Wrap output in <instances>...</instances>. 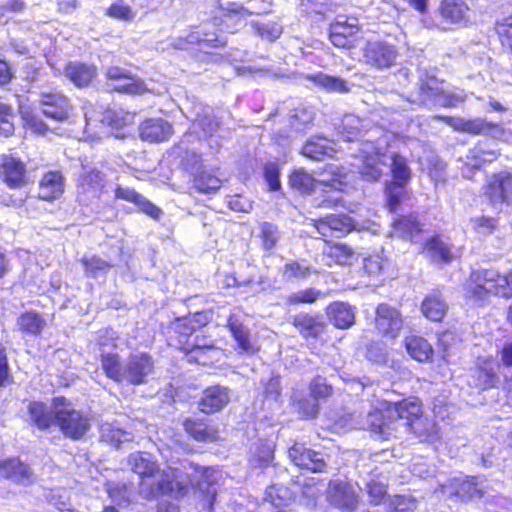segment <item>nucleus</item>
<instances>
[{"instance_id": "obj_1", "label": "nucleus", "mask_w": 512, "mask_h": 512, "mask_svg": "<svg viewBox=\"0 0 512 512\" xmlns=\"http://www.w3.org/2000/svg\"><path fill=\"white\" fill-rule=\"evenodd\" d=\"M191 473H180L177 468H157V472L140 480L138 484L139 495L148 500L158 499L161 496L173 495L175 497L184 495L188 485L197 487L198 497L203 498V506L211 509L217 494V474L212 468L193 467L189 465Z\"/></svg>"}, {"instance_id": "obj_2", "label": "nucleus", "mask_w": 512, "mask_h": 512, "mask_svg": "<svg viewBox=\"0 0 512 512\" xmlns=\"http://www.w3.org/2000/svg\"><path fill=\"white\" fill-rule=\"evenodd\" d=\"M101 368L105 375L111 380L131 385H142L147 383L148 377L154 371V361L147 353L131 354L124 363L117 353H101Z\"/></svg>"}, {"instance_id": "obj_3", "label": "nucleus", "mask_w": 512, "mask_h": 512, "mask_svg": "<svg viewBox=\"0 0 512 512\" xmlns=\"http://www.w3.org/2000/svg\"><path fill=\"white\" fill-rule=\"evenodd\" d=\"M357 168L362 177L367 181L378 180L384 168L390 165L391 173L395 181L408 182L411 176L406 158L394 152L381 153L379 148L372 143H367L360 150Z\"/></svg>"}, {"instance_id": "obj_4", "label": "nucleus", "mask_w": 512, "mask_h": 512, "mask_svg": "<svg viewBox=\"0 0 512 512\" xmlns=\"http://www.w3.org/2000/svg\"><path fill=\"white\" fill-rule=\"evenodd\" d=\"M465 295L476 302H482L490 295L512 297V272L502 275L493 269H479L471 272L465 287Z\"/></svg>"}, {"instance_id": "obj_5", "label": "nucleus", "mask_w": 512, "mask_h": 512, "mask_svg": "<svg viewBox=\"0 0 512 512\" xmlns=\"http://www.w3.org/2000/svg\"><path fill=\"white\" fill-rule=\"evenodd\" d=\"M56 426L62 434L73 441L81 440L90 430L88 414L75 408L67 398L55 397Z\"/></svg>"}, {"instance_id": "obj_6", "label": "nucleus", "mask_w": 512, "mask_h": 512, "mask_svg": "<svg viewBox=\"0 0 512 512\" xmlns=\"http://www.w3.org/2000/svg\"><path fill=\"white\" fill-rule=\"evenodd\" d=\"M410 101L427 107H456L464 102V97L444 91L436 77L426 76L420 80L416 91L411 94Z\"/></svg>"}, {"instance_id": "obj_7", "label": "nucleus", "mask_w": 512, "mask_h": 512, "mask_svg": "<svg viewBox=\"0 0 512 512\" xmlns=\"http://www.w3.org/2000/svg\"><path fill=\"white\" fill-rule=\"evenodd\" d=\"M398 56L396 46L387 41H369L363 48V62L376 70L394 66Z\"/></svg>"}, {"instance_id": "obj_8", "label": "nucleus", "mask_w": 512, "mask_h": 512, "mask_svg": "<svg viewBox=\"0 0 512 512\" xmlns=\"http://www.w3.org/2000/svg\"><path fill=\"white\" fill-rule=\"evenodd\" d=\"M484 194L489 199L490 203L497 208H501L503 205H511L512 173L501 171L488 176Z\"/></svg>"}, {"instance_id": "obj_9", "label": "nucleus", "mask_w": 512, "mask_h": 512, "mask_svg": "<svg viewBox=\"0 0 512 512\" xmlns=\"http://www.w3.org/2000/svg\"><path fill=\"white\" fill-rule=\"evenodd\" d=\"M311 224L323 238L342 237L356 229L353 219L346 214H331L320 219H311Z\"/></svg>"}, {"instance_id": "obj_10", "label": "nucleus", "mask_w": 512, "mask_h": 512, "mask_svg": "<svg viewBox=\"0 0 512 512\" xmlns=\"http://www.w3.org/2000/svg\"><path fill=\"white\" fill-rule=\"evenodd\" d=\"M329 38L336 47L345 49L355 47L362 38L357 20L353 19L352 22H348L347 19L336 20L330 25Z\"/></svg>"}, {"instance_id": "obj_11", "label": "nucleus", "mask_w": 512, "mask_h": 512, "mask_svg": "<svg viewBox=\"0 0 512 512\" xmlns=\"http://www.w3.org/2000/svg\"><path fill=\"white\" fill-rule=\"evenodd\" d=\"M375 326L380 334L394 339L403 327L400 312L388 304H380L376 309Z\"/></svg>"}, {"instance_id": "obj_12", "label": "nucleus", "mask_w": 512, "mask_h": 512, "mask_svg": "<svg viewBox=\"0 0 512 512\" xmlns=\"http://www.w3.org/2000/svg\"><path fill=\"white\" fill-rule=\"evenodd\" d=\"M291 461L299 468L311 472H323L326 462L321 452L307 448L302 443H295L288 451Z\"/></svg>"}, {"instance_id": "obj_13", "label": "nucleus", "mask_w": 512, "mask_h": 512, "mask_svg": "<svg viewBox=\"0 0 512 512\" xmlns=\"http://www.w3.org/2000/svg\"><path fill=\"white\" fill-rule=\"evenodd\" d=\"M328 498L333 506L345 511L354 510L358 503V496L354 486L340 480L330 482Z\"/></svg>"}, {"instance_id": "obj_14", "label": "nucleus", "mask_w": 512, "mask_h": 512, "mask_svg": "<svg viewBox=\"0 0 512 512\" xmlns=\"http://www.w3.org/2000/svg\"><path fill=\"white\" fill-rule=\"evenodd\" d=\"M40 105L45 116L57 121L66 120L72 110V106L67 97L58 92L43 93L41 95Z\"/></svg>"}, {"instance_id": "obj_15", "label": "nucleus", "mask_w": 512, "mask_h": 512, "mask_svg": "<svg viewBox=\"0 0 512 512\" xmlns=\"http://www.w3.org/2000/svg\"><path fill=\"white\" fill-rule=\"evenodd\" d=\"M27 411L29 422L39 430H47L56 424L55 397L49 405L41 401H31Z\"/></svg>"}, {"instance_id": "obj_16", "label": "nucleus", "mask_w": 512, "mask_h": 512, "mask_svg": "<svg viewBox=\"0 0 512 512\" xmlns=\"http://www.w3.org/2000/svg\"><path fill=\"white\" fill-rule=\"evenodd\" d=\"M229 401V391L226 387L211 386L203 391L199 401V409L205 414H212L222 410Z\"/></svg>"}, {"instance_id": "obj_17", "label": "nucleus", "mask_w": 512, "mask_h": 512, "mask_svg": "<svg viewBox=\"0 0 512 512\" xmlns=\"http://www.w3.org/2000/svg\"><path fill=\"white\" fill-rule=\"evenodd\" d=\"M70 82L77 87H86L95 78L97 70L94 65L71 61L64 65L63 69H57Z\"/></svg>"}, {"instance_id": "obj_18", "label": "nucleus", "mask_w": 512, "mask_h": 512, "mask_svg": "<svg viewBox=\"0 0 512 512\" xmlns=\"http://www.w3.org/2000/svg\"><path fill=\"white\" fill-rule=\"evenodd\" d=\"M139 131L140 137L144 141L163 142L173 134V126L162 118H151L140 125Z\"/></svg>"}, {"instance_id": "obj_19", "label": "nucleus", "mask_w": 512, "mask_h": 512, "mask_svg": "<svg viewBox=\"0 0 512 512\" xmlns=\"http://www.w3.org/2000/svg\"><path fill=\"white\" fill-rule=\"evenodd\" d=\"M228 328L241 353L254 354L259 350L250 330L238 318L230 316L228 319Z\"/></svg>"}, {"instance_id": "obj_20", "label": "nucleus", "mask_w": 512, "mask_h": 512, "mask_svg": "<svg viewBox=\"0 0 512 512\" xmlns=\"http://www.w3.org/2000/svg\"><path fill=\"white\" fill-rule=\"evenodd\" d=\"M498 367V364L493 360L485 359L480 361L471 374L469 384L483 390L494 387L498 381L496 375Z\"/></svg>"}, {"instance_id": "obj_21", "label": "nucleus", "mask_w": 512, "mask_h": 512, "mask_svg": "<svg viewBox=\"0 0 512 512\" xmlns=\"http://www.w3.org/2000/svg\"><path fill=\"white\" fill-rule=\"evenodd\" d=\"M115 197L117 199L125 200L137 205L141 212L157 220L162 215V210L152 204L144 196L137 193L134 189L129 187L117 186L115 189Z\"/></svg>"}, {"instance_id": "obj_22", "label": "nucleus", "mask_w": 512, "mask_h": 512, "mask_svg": "<svg viewBox=\"0 0 512 512\" xmlns=\"http://www.w3.org/2000/svg\"><path fill=\"white\" fill-rule=\"evenodd\" d=\"M9 187H20L24 183L25 165L18 159L2 155L0 156V175Z\"/></svg>"}, {"instance_id": "obj_23", "label": "nucleus", "mask_w": 512, "mask_h": 512, "mask_svg": "<svg viewBox=\"0 0 512 512\" xmlns=\"http://www.w3.org/2000/svg\"><path fill=\"white\" fill-rule=\"evenodd\" d=\"M128 467L143 480L157 472L160 467L155 457L149 452H134L127 458Z\"/></svg>"}, {"instance_id": "obj_24", "label": "nucleus", "mask_w": 512, "mask_h": 512, "mask_svg": "<svg viewBox=\"0 0 512 512\" xmlns=\"http://www.w3.org/2000/svg\"><path fill=\"white\" fill-rule=\"evenodd\" d=\"M422 231V224L414 215L402 216L395 219L392 224V234L394 236L410 239L412 242L419 240V235Z\"/></svg>"}, {"instance_id": "obj_25", "label": "nucleus", "mask_w": 512, "mask_h": 512, "mask_svg": "<svg viewBox=\"0 0 512 512\" xmlns=\"http://www.w3.org/2000/svg\"><path fill=\"white\" fill-rule=\"evenodd\" d=\"M64 192L63 177L59 172L44 174L39 183V197L46 201L58 199Z\"/></svg>"}, {"instance_id": "obj_26", "label": "nucleus", "mask_w": 512, "mask_h": 512, "mask_svg": "<svg viewBox=\"0 0 512 512\" xmlns=\"http://www.w3.org/2000/svg\"><path fill=\"white\" fill-rule=\"evenodd\" d=\"M292 324L304 338H317L325 329V324L319 316L305 313L295 315Z\"/></svg>"}, {"instance_id": "obj_27", "label": "nucleus", "mask_w": 512, "mask_h": 512, "mask_svg": "<svg viewBox=\"0 0 512 512\" xmlns=\"http://www.w3.org/2000/svg\"><path fill=\"white\" fill-rule=\"evenodd\" d=\"M0 475L13 482L26 484L31 481L32 472L28 465L13 458L0 463Z\"/></svg>"}, {"instance_id": "obj_28", "label": "nucleus", "mask_w": 512, "mask_h": 512, "mask_svg": "<svg viewBox=\"0 0 512 512\" xmlns=\"http://www.w3.org/2000/svg\"><path fill=\"white\" fill-rule=\"evenodd\" d=\"M422 414L418 400H403L388 405V417L398 418L400 422H412Z\"/></svg>"}, {"instance_id": "obj_29", "label": "nucleus", "mask_w": 512, "mask_h": 512, "mask_svg": "<svg viewBox=\"0 0 512 512\" xmlns=\"http://www.w3.org/2000/svg\"><path fill=\"white\" fill-rule=\"evenodd\" d=\"M424 252L435 263H449L454 257L453 246L438 236L427 240Z\"/></svg>"}, {"instance_id": "obj_30", "label": "nucleus", "mask_w": 512, "mask_h": 512, "mask_svg": "<svg viewBox=\"0 0 512 512\" xmlns=\"http://www.w3.org/2000/svg\"><path fill=\"white\" fill-rule=\"evenodd\" d=\"M333 142L320 136H315L306 141L302 147V154L312 160H322L325 156L331 157L335 153Z\"/></svg>"}, {"instance_id": "obj_31", "label": "nucleus", "mask_w": 512, "mask_h": 512, "mask_svg": "<svg viewBox=\"0 0 512 512\" xmlns=\"http://www.w3.org/2000/svg\"><path fill=\"white\" fill-rule=\"evenodd\" d=\"M405 428H409L422 441L434 442L439 438V431L436 423L422 414L412 422H405Z\"/></svg>"}, {"instance_id": "obj_32", "label": "nucleus", "mask_w": 512, "mask_h": 512, "mask_svg": "<svg viewBox=\"0 0 512 512\" xmlns=\"http://www.w3.org/2000/svg\"><path fill=\"white\" fill-rule=\"evenodd\" d=\"M327 314L333 325L339 329H347L355 321V314L351 306L343 302H335L329 305Z\"/></svg>"}, {"instance_id": "obj_33", "label": "nucleus", "mask_w": 512, "mask_h": 512, "mask_svg": "<svg viewBox=\"0 0 512 512\" xmlns=\"http://www.w3.org/2000/svg\"><path fill=\"white\" fill-rule=\"evenodd\" d=\"M447 303L439 293H431L422 302L423 315L432 321H441L447 311Z\"/></svg>"}, {"instance_id": "obj_34", "label": "nucleus", "mask_w": 512, "mask_h": 512, "mask_svg": "<svg viewBox=\"0 0 512 512\" xmlns=\"http://www.w3.org/2000/svg\"><path fill=\"white\" fill-rule=\"evenodd\" d=\"M365 128L366 124L358 116L346 114L338 126V132L346 141H354L364 136Z\"/></svg>"}, {"instance_id": "obj_35", "label": "nucleus", "mask_w": 512, "mask_h": 512, "mask_svg": "<svg viewBox=\"0 0 512 512\" xmlns=\"http://www.w3.org/2000/svg\"><path fill=\"white\" fill-rule=\"evenodd\" d=\"M405 347L408 354L419 362L428 361L433 355V349L426 339L411 335L405 339Z\"/></svg>"}, {"instance_id": "obj_36", "label": "nucleus", "mask_w": 512, "mask_h": 512, "mask_svg": "<svg viewBox=\"0 0 512 512\" xmlns=\"http://www.w3.org/2000/svg\"><path fill=\"white\" fill-rule=\"evenodd\" d=\"M468 7L462 0H443L440 5L441 16L451 23L467 21Z\"/></svg>"}, {"instance_id": "obj_37", "label": "nucleus", "mask_w": 512, "mask_h": 512, "mask_svg": "<svg viewBox=\"0 0 512 512\" xmlns=\"http://www.w3.org/2000/svg\"><path fill=\"white\" fill-rule=\"evenodd\" d=\"M310 79L327 92L348 93L351 89L350 84L341 77L322 72L312 75Z\"/></svg>"}, {"instance_id": "obj_38", "label": "nucleus", "mask_w": 512, "mask_h": 512, "mask_svg": "<svg viewBox=\"0 0 512 512\" xmlns=\"http://www.w3.org/2000/svg\"><path fill=\"white\" fill-rule=\"evenodd\" d=\"M345 174L342 169L336 165H329L318 174L316 183L340 191L344 185Z\"/></svg>"}, {"instance_id": "obj_39", "label": "nucleus", "mask_w": 512, "mask_h": 512, "mask_svg": "<svg viewBox=\"0 0 512 512\" xmlns=\"http://www.w3.org/2000/svg\"><path fill=\"white\" fill-rule=\"evenodd\" d=\"M495 150L488 149L482 144H478L471 148L466 156L467 164L474 169H480L485 163H491L498 158Z\"/></svg>"}, {"instance_id": "obj_40", "label": "nucleus", "mask_w": 512, "mask_h": 512, "mask_svg": "<svg viewBox=\"0 0 512 512\" xmlns=\"http://www.w3.org/2000/svg\"><path fill=\"white\" fill-rule=\"evenodd\" d=\"M194 187L202 193H210L221 187V180L208 169H200L194 175Z\"/></svg>"}, {"instance_id": "obj_41", "label": "nucleus", "mask_w": 512, "mask_h": 512, "mask_svg": "<svg viewBox=\"0 0 512 512\" xmlns=\"http://www.w3.org/2000/svg\"><path fill=\"white\" fill-rule=\"evenodd\" d=\"M135 114L123 108H110L104 112L102 122L112 128L120 129L134 121Z\"/></svg>"}, {"instance_id": "obj_42", "label": "nucleus", "mask_w": 512, "mask_h": 512, "mask_svg": "<svg viewBox=\"0 0 512 512\" xmlns=\"http://www.w3.org/2000/svg\"><path fill=\"white\" fill-rule=\"evenodd\" d=\"M101 438L111 445L118 447L121 443L132 440L130 432L122 430L112 423H103L100 427Z\"/></svg>"}, {"instance_id": "obj_43", "label": "nucleus", "mask_w": 512, "mask_h": 512, "mask_svg": "<svg viewBox=\"0 0 512 512\" xmlns=\"http://www.w3.org/2000/svg\"><path fill=\"white\" fill-rule=\"evenodd\" d=\"M184 428L197 441H208L214 438V431L209 428L204 420L186 419Z\"/></svg>"}, {"instance_id": "obj_44", "label": "nucleus", "mask_w": 512, "mask_h": 512, "mask_svg": "<svg viewBox=\"0 0 512 512\" xmlns=\"http://www.w3.org/2000/svg\"><path fill=\"white\" fill-rule=\"evenodd\" d=\"M18 326L24 333L38 335L44 329V319L35 312H26L18 318Z\"/></svg>"}, {"instance_id": "obj_45", "label": "nucleus", "mask_w": 512, "mask_h": 512, "mask_svg": "<svg viewBox=\"0 0 512 512\" xmlns=\"http://www.w3.org/2000/svg\"><path fill=\"white\" fill-rule=\"evenodd\" d=\"M81 263L84 266L85 274L92 278H96L101 274L107 273V271L112 267L110 262L96 255L83 256L81 258Z\"/></svg>"}, {"instance_id": "obj_46", "label": "nucleus", "mask_w": 512, "mask_h": 512, "mask_svg": "<svg viewBox=\"0 0 512 512\" xmlns=\"http://www.w3.org/2000/svg\"><path fill=\"white\" fill-rule=\"evenodd\" d=\"M103 175L97 170H84L79 179V188L94 195L103 187Z\"/></svg>"}, {"instance_id": "obj_47", "label": "nucleus", "mask_w": 512, "mask_h": 512, "mask_svg": "<svg viewBox=\"0 0 512 512\" xmlns=\"http://www.w3.org/2000/svg\"><path fill=\"white\" fill-rule=\"evenodd\" d=\"M292 188L300 192H310L316 185V179L303 169L294 171L289 178Z\"/></svg>"}, {"instance_id": "obj_48", "label": "nucleus", "mask_w": 512, "mask_h": 512, "mask_svg": "<svg viewBox=\"0 0 512 512\" xmlns=\"http://www.w3.org/2000/svg\"><path fill=\"white\" fill-rule=\"evenodd\" d=\"M386 417V411L382 412L380 410L370 411L366 414L365 420L358 421L356 423H352L350 425L351 428H361L368 429L372 432L378 434L381 428V425Z\"/></svg>"}, {"instance_id": "obj_49", "label": "nucleus", "mask_w": 512, "mask_h": 512, "mask_svg": "<svg viewBox=\"0 0 512 512\" xmlns=\"http://www.w3.org/2000/svg\"><path fill=\"white\" fill-rule=\"evenodd\" d=\"M326 255L336 263L345 265L351 263L354 258V250L346 244H334L328 247Z\"/></svg>"}, {"instance_id": "obj_50", "label": "nucleus", "mask_w": 512, "mask_h": 512, "mask_svg": "<svg viewBox=\"0 0 512 512\" xmlns=\"http://www.w3.org/2000/svg\"><path fill=\"white\" fill-rule=\"evenodd\" d=\"M333 388L327 383L326 378L322 376H315L309 384L310 396L317 401L324 400L331 396Z\"/></svg>"}, {"instance_id": "obj_51", "label": "nucleus", "mask_w": 512, "mask_h": 512, "mask_svg": "<svg viewBox=\"0 0 512 512\" xmlns=\"http://www.w3.org/2000/svg\"><path fill=\"white\" fill-rule=\"evenodd\" d=\"M366 491L370 497L371 503L375 505L379 504L387 494L386 479L371 478L366 484Z\"/></svg>"}, {"instance_id": "obj_52", "label": "nucleus", "mask_w": 512, "mask_h": 512, "mask_svg": "<svg viewBox=\"0 0 512 512\" xmlns=\"http://www.w3.org/2000/svg\"><path fill=\"white\" fill-rule=\"evenodd\" d=\"M14 112L13 108L0 102V135L9 137L14 132Z\"/></svg>"}, {"instance_id": "obj_53", "label": "nucleus", "mask_w": 512, "mask_h": 512, "mask_svg": "<svg viewBox=\"0 0 512 512\" xmlns=\"http://www.w3.org/2000/svg\"><path fill=\"white\" fill-rule=\"evenodd\" d=\"M106 14L121 21H131L135 18L136 12L123 0H117L108 9Z\"/></svg>"}, {"instance_id": "obj_54", "label": "nucleus", "mask_w": 512, "mask_h": 512, "mask_svg": "<svg viewBox=\"0 0 512 512\" xmlns=\"http://www.w3.org/2000/svg\"><path fill=\"white\" fill-rule=\"evenodd\" d=\"M272 0H248L247 6L236 5L235 8L230 11L236 13H247V14H263L270 11Z\"/></svg>"}, {"instance_id": "obj_55", "label": "nucleus", "mask_w": 512, "mask_h": 512, "mask_svg": "<svg viewBox=\"0 0 512 512\" xmlns=\"http://www.w3.org/2000/svg\"><path fill=\"white\" fill-rule=\"evenodd\" d=\"M260 232L264 249L272 250L280 238L278 227L272 223L263 222L260 226Z\"/></svg>"}, {"instance_id": "obj_56", "label": "nucleus", "mask_w": 512, "mask_h": 512, "mask_svg": "<svg viewBox=\"0 0 512 512\" xmlns=\"http://www.w3.org/2000/svg\"><path fill=\"white\" fill-rule=\"evenodd\" d=\"M112 88L118 92H124L129 94H140L146 91L145 84L136 77L129 75V78L118 81L115 84H112Z\"/></svg>"}, {"instance_id": "obj_57", "label": "nucleus", "mask_w": 512, "mask_h": 512, "mask_svg": "<svg viewBox=\"0 0 512 512\" xmlns=\"http://www.w3.org/2000/svg\"><path fill=\"white\" fill-rule=\"evenodd\" d=\"M406 183L407 182L394 181L386 186L387 202L391 211H394L400 204L404 196V185Z\"/></svg>"}, {"instance_id": "obj_58", "label": "nucleus", "mask_w": 512, "mask_h": 512, "mask_svg": "<svg viewBox=\"0 0 512 512\" xmlns=\"http://www.w3.org/2000/svg\"><path fill=\"white\" fill-rule=\"evenodd\" d=\"M416 501L410 496L395 495L389 500L388 512H414Z\"/></svg>"}, {"instance_id": "obj_59", "label": "nucleus", "mask_w": 512, "mask_h": 512, "mask_svg": "<svg viewBox=\"0 0 512 512\" xmlns=\"http://www.w3.org/2000/svg\"><path fill=\"white\" fill-rule=\"evenodd\" d=\"M321 294V291L316 290L315 288H308L289 295L287 302L289 304H311L314 303L321 296Z\"/></svg>"}, {"instance_id": "obj_60", "label": "nucleus", "mask_w": 512, "mask_h": 512, "mask_svg": "<svg viewBox=\"0 0 512 512\" xmlns=\"http://www.w3.org/2000/svg\"><path fill=\"white\" fill-rule=\"evenodd\" d=\"M256 32L264 39L274 41L282 34V27L275 22L260 24L253 23Z\"/></svg>"}, {"instance_id": "obj_61", "label": "nucleus", "mask_w": 512, "mask_h": 512, "mask_svg": "<svg viewBox=\"0 0 512 512\" xmlns=\"http://www.w3.org/2000/svg\"><path fill=\"white\" fill-rule=\"evenodd\" d=\"M296 408L306 418H314L319 413L318 401L311 397H302L296 400Z\"/></svg>"}, {"instance_id": "obj_62", "label": "nucleus", "mask_w": 512, "mask_h": 512, "mask_svg": "<svg viewBox=\"0 0 512 512\" xmlns=\"http://www.w3.org/2000/svg\"><path fill=\"white\" fill-rule=\"evenodd\" d=\"M473 230L481 235L493 233L496 229V220L486 216H477L470 219Z\"/></svg>"}, {"instance_id": "obj_63", "label": "nucleus", "mask_w": 512, "mask_h": 512, "mask_svg": "<svg viewBox=\"0 0 512 512\" xmlns=\"http://www.w3.org/2000/svg\"><path fill=\"white\" fill-rule=\"evenodd\" d=\"M310 275V267L298 262L285 264L283 268V277L287 280L306 278Z\"/></svg>"}, {"instance_id": "obj_64", "label": "nucleus", "mask_w": 512, "mask_h": 512, "mask_svg": "<svg viewBox=\"0 0 512 512\" xmlns=\"http://www.w3.org/2000/svg\"><path fill=\"white\" fill-rule=\"evenodd\" d=\"M463 501L472 500L482 497V491L477 487L473 480L464 481L456 491Z\"/></svg>"}]
</instances>
